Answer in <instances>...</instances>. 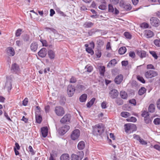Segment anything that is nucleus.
<instances>
[{"label": "nucleus", "instance_id": "f257e3e1", "mask_svg": "<svg viewBox=\"0 0 160 160\" xmlns=\"http://www.w3.org/2000/svg\"><path fill=\"white\" fill-rule=\"evenodd\" d=\"M92 133L95 135H100L103 132L104 128L102 124H97L92 127Z\"/></svg>", "mask_w": 160, "mask_h": 160}, {"label": "nucleus", "instance_id": "f03ea898", "mask_svg": "<svg viewBox=\"0 0 160 160\" xmlns=\"http://www.w3.org/2000/svg\"><path fill=\"white\" fill-rule=\"evenodd\" d=\"M125 131L127 132H133L136 130V126L133 124L128 123L125 124L124 125Z\"/></svg>", "mask_w": 160, "mask_h": 160}, {"label": "nucleus", "instance_id": "7ed1b4c3", "mask_svg": "<svg viewBox=\"0 0 160 160\" xmlns=\"http://www.w3.org/2000/svg\"><path fill=\"white\" fill-rule=\"evenodd\" d=\"M145 76L147 78H152L157 76L158 75V72L154 70H148L145 72Z\"/></svg>", "mask_w": 160, "mask_h": 160}, {"label": "nucleus", "instance_id": "20e7f679", "mask_svg": "<svg viewBox=\"0 0 160 160\" xmlns=\"http://www.w3.org/2000/svg\"><path fill=\"white\" fill-rule=\"evenodd\" d=\"M78 154L76 155L74 154H72L71 157V160H81L83 158L84 155V153L82 151L78 152Z\"/></svg>", "mask_w": 160, "mask_h": 160}, {"label": "nucleus", "instance_id": "39448f33", "mask_svg": "<svg viewBox=\"0 0 160 160\" xmlns=\"http://www.w3.org/2000/svg\"><path fill=\"white\" fill-rule=\"evenodd\" d=\"M75 90L74 86L71 84L69 85L67 87V92L68 95L69 97H72L74 94Z\"/></svg>", "mask_w": 160, "mask_h": 160}, {"label": "nucleus", "instance_id": "423d86ee", "mask_svg": "<svg viewBox=\"0 0 160 160\" xmlns=\"http://www.w3.org/2000/svg\"><path fill=\"white\" fill-rule=\"evenodd\" d=\"M80 135V130L78 129H76L72 132L71 135V138L72 140H76L78 138Z\"/></svg>", "mask_w": 160, "mask_h": 160}, {"label": "nucleus", "instance_id": "0eeeda50", "mask_svg": "<svg viewBox=\"0 0 160 160\" xmlns=\"http://www.w3.org/2000/svg\"><path fill=\"white\" fill-rule=\"evenodd\" d=\"M120 7L126 11H130L132 9L131 5L129 4H126L123 1H121L119 3Z\"/></svg>", "mask_w": 160, "mask_h": 160}, {"label": "nucleus", "instance_id": "6e6552de", "mask_svg": "<svg viewBox=\"0 0 160 160\" xmlns=\"http://www.w3.org/2000/svg\"><path fill=\"white\" fill-rule=\"evenodd\" d=\"M118 92L116 89H112L109 93L110 97L112 99L117 98L118 95Z\"/></svg>", "mask_w": 160, "mask_h": 160}, {"label": "nucleus", "instance_id": "1a4fd4ad", "mask_svg": "<svg viewBox=\"0 0 160 160\" xmlns=\"http://www.w3.org/2000/svg\"><path fill=\"white\" fill-rule=\"evenodd\" d=\"M71 118L70 115L67 114L61 119V122L65 123L69 122Z\"/></svg>", "mask_w": 160, "mask_h": 160}, {"label": "nucleus", "instance_id": "9d476101", "mask_svg": "<svg viewBox=\"0 0 160 160\" xmlns=\"http://www.w3.org/2000/svg\"><path fill=\"white\" fill-rule=\"evenodd\" d=\"M70 127L68 125H64L61 128V135L64 134L69 129Z\"/></svg>", "mask_w": 160, "mask_h": 160}, {"label": "nucleus", "instance_id": "9b49d317", "mask_svg": "<svg viewBox=\"0 0 160 160\" xmlns=\"http://www.w3.org/2000/svg\"><path fill=\"white\" fill-rule=\"evenodd\" d=\"M38 55L42 58L45 57L47 54V50L45 48H42L38 53Z\"/></svg>", "mask_w": 160, "mask_h": 160}, {"label": "nucleus", "instance_id": "f8f14e48", "mask_svg": "<svg viewBox=\"0 0 160 160\" xmlns=\"http://www.w3.org/2000/svg\"><path fill=\"white\" fill-rule=\"evenodd\" d=\"M123 79V76L121 74L117 76L114 79V82L117 84H119L122 82Z\"/></svg>", "mask_w": 160, "mask_h": 160}, {"label": "nucleus", "instance_id": "ddd939ff", "mask_svg": "<svg viewBox=\"0 0 160 160\" xmlns=\"http://www.w3.org/2000/svg\"><path fill=\"white\" fill-rule=\"evenodd\" d=\"M42 136L44 138L46 137L48 134V128L47 127L42 128L41 129Z\"/></svg>", "mask_w": 160, "mask_h": 160}, {"label": "nucleus", "instance_id": "4468645a", "mask_svg": "<svg viewBox=\"0 0 160 160\" xmlns=\"http://www.w3.org/2000/svg\"><path fill=\"white\" fill-rule=\"evenodd\" d=\"M7 52L8 55L10 56H13L15 54L14 50L12 47L8 48L7 49Z\"/></svg>", "mask_w": 160, "mask_h": 160}, {"label": "nucleus", "instance_id": "2eb2a0df", "mask_svg": "<svg viewBox=\"0 0 160 160\" xmlns=\"http://www.w3.org/2000/svg\"><path fill=\"white\" fill-rule=\"evenodd\" d=\"M145 35L147 38H151L154 35L153 32L149 30H147L145 31Z\"/></svg>", "mask_w": 160, "mask_h": 160}, {"label": "nucleus", "instance_id": "dca6fc26", "mask_svg": "<svg viewBox=\"0 0 160 160\" xmlns=\"http://www.w3.org/2000/svg\"><path fill=\"white\" fill-rule=\"evenodd\" d=\"M137 54L142 58L146 57V52L144 51L137 50Z\"/></svg>", "mask_w": 160, "mask_h": 160}, {"label": "nucleus", "instance_id": "f3484780", "mask_svg": "<svg viewBox=\"0 0 160 160\" xmlns=\"http://www.w3.org/2000/svg\"><path fill=\"white\" fill-rule=\"evenodd\" d=\"M38 44L35 42H32L30 45L31 50L33 52L36 51L38 49Z\"/></svg>", "mask_w": 160, "mask_h": 160}, {"label": "nucleus", "instance_id": "a211bd4d", "mask_svg": "<svg viewBox=\"0 0 160 160\" xmlns=\"http://www.w3.org/2000/svg\"><path fill=\"white\" fill-rule=\"evenodd\" d=\"M85 143L83 141L80 142L78 145V148L79 150H83L85 147Z\"/></svg>", "mask_w": 160, "mask_h": 160}, {"label": "nucleus", "instance_id": "6ab92c4d", "mask_svg": "<svg viewBox=\"0 0 160 160\" xmlns=\"http://www.w3.org/2000/svg\"><path fill=\"white\" fill-rule=\"evenodd\" d=\"M87 98V95L86 94H83L80 96L79 98V100L81 102H85Z\"/></svg>", "mask_w": 160, "mask_h": 160}, {"label": "nucleus", "instance_id": "aec40b11", "mask_svg": "<svg viewBox=\"0 0 160 160\" xmlns=\"http://www.w3.org/2000/svg\"><path fill=\"white\" fill-rule=\"evenodd\" d=\"M5 88H6L8 90H10L12 88V84L10 82H7L5 84Z\"/></svg>", "mask_w": 160, "mask_h": 160}, {"label": "nucleus", "instance_id": "412c9836", "mask_svg": "<svg viewBox=\"0 0 160 160\" xmlns=\"http://www.w3.org/2000/svg\"><path fill=\"white\" fill-rule=\"evenodd\" d=\"M69 156L68 154H64L61 156V160H69Z\"/></svg>", "mask_w": 160, "mask_h": 160}, {"label": "nucleus", "instance_id": "4be33fe9", "mask_svg": "<svg viewBox=\"0 0 160 160\" xmlns=\"http://www.w3.org/2000/svg\"><path fill=\"white\" fill-rule=\"evenodd\" d=\"M48 54L49 58L51 59H53L55 57V54L54 52L52 50H50L48 51Z\"/></svg>", "mask_w": 160, "mask_h": 160}, {"label": "nucleus", "instance_id": "5701e85b", "mask_svg": "<svg viewBox=\"0 0 160 160\" xmlns=\"http://www.w3.org/2000/svg\"><path fill=\"white\" fill-rule=\"evenodd\" d=\"M120 96L123 99H126L128 97V95L126 92L124 91H121L120 92Z\"/></svg>", "mask_w": 160, "mask_h": 160}, {"label": "nucleus", "instance_id": "b1692460", "mask_svg": "<svg viewBox=\"0 0 160 160\" xmlns=\"http://www.w3.org/2000/svg\"><path fill=\"white\" fill-rule=\"evenodd\" d=\"M151 24L153 26L158 27L160 25V21H150Z\"/></svg>", "mask_w": 160, "mask_h": 160}, {"label": "nucleus", "instance_id": "393cba45", "mask_svg": "<svg viewBox=\"0 0 160 160\" xmlns=\"http://www.w3.org/2000/svg\"><path fill=\"white\" fill-rule=\"evenodd\" d=\"M12 69L14 71H18L19 70L20 68L18 65L16 63H15L12 64Z\"/></svg>", "mask_w": 160, "mask_h": 160}, {"label": "nucleus", "instance_id": "a878e982", "mask_svg": "<svg viewBox=\"0 0 160 160\" xmlns=\"http://www.w3.org/2000/svg\"><path fill=\"white\" fill-rule=\"evenodd\" d=\"M126 48L125 47H122L119 49L118 53L121 55L123 54L126 52Z\"/></svg>", "mask_w": 160, "mask_h": 160}, {"label": "nucleus", "instance_id": "bb28decb", "mask_svg": "<svg viewBox=\"0 0 160 160\" xmlns=\"http://www.w3.org/2000/svg\"><path fill=\"white\" fill-rule=\"evenodd\" d=\"M36 120L37 122L40 123L42 122V118L40 115L36 114Z\"/></svg>", "mask_w": 160, "mask_h": 160}, {"label": "nucleus", "instance_id": "cd10ccee", "mask_svg": "<svg viewBox=\"0 0 160 160\" xmlns=\"http://www.w3.org/2000/svg\"><path fill=\"white\" fill-rule=\"evenodd\" d=\"M99 72L101 75L104 76L105 72V67L104 66H100L99 68Z\"/></svg>", "mask_w": 160, "mask_h": 160}, {"label": "nucleus", "instance_id": "c85d7f7f", "mask_svg": "<svg viewBox=\"0 0 160 160\" xmlns=\"http://www.w3.org/2000/svg\"><path fill=\"white\" fill-rule=\"evenodd\" d=\"M121 115L123 117L127 118L131 115V114L127 112H122L121 113Z\"/></svg>", "mask_w": 160, "mask_h": 160}, {"label": "nucleus", "instance_id": "c756f323", "mask_svg": "<svg viewBox=\"0 0 160 160\" xmlns=\"http://www.w3.org/2000/svg\"><path fill=\"white\" fill-rule=\"evenodd\" d=\"M93 25V23L91 22H86L83 25V26L85 28H89L92 27Z\"/></svg>", "mask_w": 160, "mask_h": 160}, {"label": "nucleus", "instance_id": "7c9ffc66", "mask_svg": "<svg viewBox=\"0 0 160 160\" xmlns=\"http://www.w3.org/2000/svg\"><path fill=\"white\" fill-rule=\"evenodd\" d=\"M148 111L150 112H153L155 111V106L153 104H150L148 107Z\"/></svg>", "mask_w": 160, "mask_h": 160}, {"label": "nucleus", "instance_id": "2f4dec72", "mask_svg": "<svg viewBox=\"0 0 160 160\" xmlns=\"http://www.w3.org/2000/svg\"><path fill=\"white\" fill-rule=\"evenodd\" d=\"M146 91V89L144 87H142L138 91V94L140 95H142L144 94Z\"/></svg>", "mask_w": 160, "mask_h": 160}, {"label": "nucleus", "instance_id": "473e14b6", "mask_svg": "<svg viewBox=\"0 0 160 160\" xmlns=\"http://www.w3.org/2000/svg\"><path fill=\"white\" fill-rule=\"evenodd\" d=\"M124 35L127 39H130L132 38V35L128 32H124Z\"/></svg>", "mask_w": 160, "mask_h": 160}, {"label": "nucleus", "instance_id": "72a5a7b5", "mask_svg": "<svg viewBox=\"0 0 160 160\" xmlns=\"http://www.w3.org/2000/svg\"><path fill=\"white\" fill-rule=\"evenodd\" d=\"M117 63V62L116 59H113L111 60L108 63V66H110L112 65H115Z\"/></svg>", "mask_w": 160, "mask_h": 160}, {"label": "nucleus", "instance_id": "f704fd0d", "mask_svg": "<svg viewBox=\"0 0 160 160\" xmlns=\"http://www.w3.org/2000/svg\"><path fill=\"white\" fill-rule=\"evenodd\" d=\"M137 79L141 82L144 83H145V81L143 78L140 75H138L137 77Z\"/></svg>", "mask_w": 160, "mask_h": 160}, {"label": "nucleus", "instance_id": "c9c22d12", "mask_svg": "<svg viewBox=\"0 0 160 160\" xmlns=\"http://www.w3.org/2000/svg\"><path fill=\"white\" fill-rule=\"evenodd\" d=\"M55 112L58 116H60V107L59 106L56 107L55 108Z\"/></svg>", "mask_w": 160, "mask_h": 160}, {"label": "nucleus", "instance_id": "e433bc0d", "mask_svg": "<svg viewBox=\"0 0 160 160\" xmlns=\"http://www.w3.org/2000/svg\"><path fill=\"white\" fill-rule=\"evenodd\" d=\"M108 11L110 12L113 13L114 12V8L112 5L111 4L108 5Z\"/></svg>", "mask_w": 160, "mask_h": 160}, {"label": "nucleus", "instance_id": "4c0bfd02", "mask_svg": "<svg viewBox=\"0 0 160 160\" xmlns=\"http://www.w3.org/2000/svg\"><path fill=\"white\" fill-rule=\"evenodd\" d=\"M98 8L102 10H105L106 8V2H104L103 4L100 5L98 7Z\"/></svg>", "mask_w": 160, "mask_h": 160}, {"label": "nucleus", "instance_id": "58836bf2", "mask_svg": "<svg viewBox=\"0 0 160 160\" xmlns=\"http://www.w3.org/2000/svg\"><path fill=\"white\" fill-rule=\"evenodd\" d=\"M127 121L128 122H135L137 121L136 118L133 117H131L130 118L127 119Z\"/></svg>", "mask_w": 160, "mask_h": 160}, {"label": "nucleus", "instance_id": "ea45409f", "mask_svg": "<svg viewBox=\"0 0 160 160\" xmlns=\"http://www.w3.org/2000/svg\"><path fill=\"white\" fill-rule=\"evenodd\" d=\"M149 53L155 59H158V56L155 52L153 51H150Z\"/></svg>", "mask_w": 160, "mask_h": 160}, {"label": "nucleus", "instance_id": "a19ab883", "mask_svg": "<svg viewBox=\"0 0 160 160\" xmlns=\"http://www.w3.org/2000/svg\"><path fill=\"white\" fill-rule=\"evenodd\" d=\"M140 27L142 28H148L149 25L146 22H143L141 24Z\"/></svg>", "mask_w": 160, "mask_h": 160}, {"label": "nucleus", "instance_id": "79ce46f5", "mask_svg": "<svg viewBox=\"0 0 160 160\" xmlns=\"http://www.w3.org/2000/svg\"><path fill=\"white\" fill-rule=\"evenodd\" d=\"M97 43L99 47L102 46L104 44L103 40L101 39L98 40L97 42Z\"/></svg>", "mask_w": 160, "mask_h": 160}, {"label": "nucleus", "instance_id": "37998d69", "mask_svg": "<svg viewBox=\"0 0 160 160\" xmlns=\"http://www.w3.org/2000/svg\"><path fill=\"white\" fill-rule=\"evenodd\" d=\"M149 115V114L148 112L147 111H144L142 113V116L144 117V118H145L148 117Z\"/></svg>", "mask_w": 160, "mask_h": 160}, {"label": "nucleus", "instance_id": "c03bdc74", "mask_svg": "<svg viewBox=\"0 0 160 160\" xmlns=\"http://www.w3.org/2000/svg\"><path fill=\"white\" fill-rule=\"evenodd\" d=\"M22 30L21 29H18L16 31L15 35L17 37H19L21 34Z\"/></svg>", "mask_w": 160, "mask_h": 160}, {"label": "nucleus", "instance_id": "a18cd8bd", "mask_svg": "<svg viewBox=\"0 0 160 160\" xmlns=\"http://www.w3.org/2000/svg\"><path fill=\"white\" fill-rule=\"evenodd\" d=\"M86 51L92 55L93 54L94 52L91 48L88 47L86 48Z\"/></svg>", "mask_w": 160, "mask_h": 160}, {"label": "nucleus", "instance_id": "49530a36", "mask_svg": "<svg viewBox=\"0 0 160 160\" xmlns=\"http://www.w3.org/2000/svg\"><path fill=\"white\" fill-rule=\"evenodd\" d=\"M154 43L156 46L160 47V39L155 40Z\"/></svg>", "mask_w": 160, "mask_h": 160}, {"label": "nucleus", "instance_id": "de8ad7c7", "mask_svg": "<svg viewBox=\"0 0 160 160\" xmlns=\"http://www.w3.org/2000/svg\"><path fill=\"white\" fill-rule=\"evenodd\" d=\"M153 122L154 124L156 125H158L160 123V118H157L154 119L153 121Z\"/></svg>", "mask_w": 160, "mask_h": 160}, {"label": "nucleus", "instance_id": "09e8293b", "mask_svg": "<svg viewBox=\"0 0 160 160\" xmlns=\"http://www.w3.org/2000/svg\"><path fill=\"white\" fill-rule=\"evenodd\" d=\"M77 81L76 78L72 76L70 79V82L71 83H75Z\"/></svg>", "mask_w": 160, "mask_h": 160}, {"label": "nucleus", "instance_id": "8fccbe9b", "mask_svg": "<svg viewBox=\"0 0 160 160\" xmlns=\"http://www.w3.org/2000/svg\"><path fill=\"white\" fill-rule=\"evenodd\" d=\"M66 98L65 97H61V105H64L66 101Z\"/></svg>", "mask_w": 160, "mask_h": 160}, {"label": "nucleus", "instance_id": "3c124183", "mask_svg": "<svg viewBox=\"0 0 160 160\" xmlns=\"http://www.w3.org/2000/svg\"><path fill=\"white\" fill-rule=\"evenodd\" d=\"M36 114L40 115L41 112V109L39 107L37 106L36 107Z\"/></svg>", "mask_w": 160, "mask_h": 160}, {"label": "nucleus", "instance_id": "603ef678", "mask_svg": "<svg viewBox=\"0 0 160 160\" xmlns=\"http://www.w3.org/2000/svg\"><path fill=\"white\" fill-rule=\"evenodd\" d=\"M144 120L146 123L147 124L151 122V120L148 117L144 118Z\"/></svg>", "mask_w": 160, "mask_h": 160}, {"label": "nucleus", "instance_id": "864d4df0", "mask_svg": "<svg viewBox=\"0 0 160 160\" xmlns=\"http://www.w3.org/2000/svg\"><path fill=\"white\" fill-rule=\"evenodd\" d=\"M95 29L93 28L90 30L88 32V33L89 36H92V34L95 33Z\"/></svg>", "mask_w": 160, "mask_h": 160}, {"label": "nucleus", "instance_id": "5fc2aeb1", "mask_svg": "<svg viewBox=\"0 0 160 160\" xmlns=\"http://www.w3.org/2000/svg\"><path fill=\"white\" fill-rule=\"evenodd\" d=\"M77 88L78 89L80 90H83L85 89L84 86L82 85H78L77 86Z\"/></svg>", "mask_w": 160, "mask_h": 160}, {"label": "nucleus", "instance_id": "6e6d98bb", "mask_svg": "<svg viewBox=\"0 0 160 160\" xmlns=\"http://www.w3.org/2000/svg\"><path fill=\"white\" fill-rule=\"evenodd\" d=\"M87 68V71L88 72H92L93 69V68L92 66H88V65H87L85 67V68Z\"/></svg>", "mask_w": 160, "mask_h": 160}, {"label": "nucleus", "instance_id": "4d7b16f0", "mask_svg": "<svg viewBox=\"0 0 160 160\" xmlns=\"http://www.w3.org/2000/svg\"><path fill=\"white\" fill-rule=\"evenodd\" d=\"M28 102V99L27 98H25L22 101V104L24 106L27 105Z\"/></svg>", "mask_w": 160, "mask_h": 160}, {"label": "nucleus", "instance_id": "13d9d810", "mask_svg": "<svg viewBox=\"0 0 160 160\" xmlns=\"http://www.w3.org/2000/svg\"><path fill=\"white\" fill-rule=\"evenodd\" d=\"M41 42H42V46H43L47 47L48 46V45L47 43V41L46 40H40Z\"/></svg>", "mask_w": 160, "mask_h": 160}, {"label": "nucleus", "instance_id": "bf43d9fd", "mask_svg": "<svg viewBox=\"0 0 160 160\" xmlns=\"http://www.w3.org/2000/svg\"><path fill=\"white\" fill-rule=\"evenodd\" d=\"M129 102L132 104H133L134 106L136 105V100L134 99L130 100L129 101Z\"/></svg>", "mask_w": 160, "mask_h": 160}, {"label": "nucleus", "instance_id": "052dcab7", "mask_svg": "<svg viewBox=\"0 0 160 160\" xmlns=\"http://www.w3.org/2000/svg\"><path fill=\"white\" fill-rule=\"evenodd\" d=\"M129 56L132 58H134L135 56L134 52H130L129 53Z\"/></svg>", "mask_w": 160, "mask_h": 160}, {"label": "nucleus", "instance_id": "680f3d73", "mask_svg": "<svg viewBox=\"0 0 160 160\" xmlns=\"http://www.w3.org/2000/svg\"><path fill=\"white\" fill-rule=\"evenodd\" d=\"M29 151L33 155L34 154L33 149L32 147L31 146H29L28 147Z\"/></svg>", "mask_w": 160, "mask_h": 160}, {"label": "nucleus", "instance_id": "e2e57ef3", "mask_svg": "<svg viewBox=\"0 0 160 160\" xmlns=\"http://www.w3.org/2000/svg\"><path fill=\"white\" fill-rule=\"evenodd\" d=\"M45 29L47 31H48L49 32H54V31H55V29L48 27H46L45 28Z\"/></svg>", "mask_w": 160, "mask_h": 160}, {"label": "nucleus", "instance_id": "0e129e2a", "mask_svg": "<svg viewBox=\"0 0 160 160\" xmlns=\"http://www.w3.org/2000/svg\"><path fill=\"white\" fill-rule=\"evenodd\" d=\"M139 142L142 145H146L147 144V142L143 139L141 138L139 140Z\"/></svg>", "mask_w": 160, "mask_h": 160}, {"label": "nucleus", "instance_id": "69168bd1", "mask_svg": "<svg viewBox=\"0 0 160 160\" xmlns=\"http://www.w3.org/2000/svg\"><path fill=\"white\" fill-rule=\"evenodd\" d=\"M133 138H134L139 141L141 138L140 137H139V135L135 134L133 135Z\"/></svg>", "mask_w": 160, "mask_h": 160}, {"label": "nucleus", "instance_id": "338daca9", "mask_svg": "<svg viewBox=\"0 0 160 160\" xmlns=\"http://www.w3.org/2000/svg\"><path fill=\"white\" fill-rule=\"evenodd\" d=\"M147 68L148 69H155L153 66L152 64H148L147 65Z\"/></svg>", "mask_w": 160, "mask_h": 160}, {"label": "nucleus", "instance_id": "774afa93", "mask_svg": "<svg viewBox=\"0 0 160 160\" xmlns=\"http://www.w3.org/2000/svg\"><path fill=\"white\" fill-rule=\"evenodd\" d=\"M111 3L115 5L118 4L119 2V0H110Z\"/></svg>", "mask_w": 160, "mask_h": 160}]
</instances>
